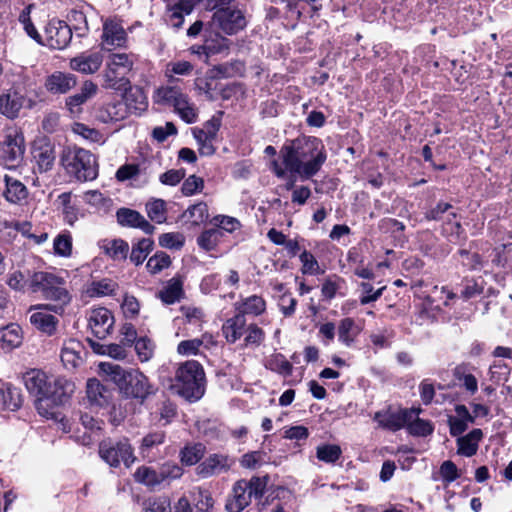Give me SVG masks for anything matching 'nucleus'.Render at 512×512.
<instances>
[{
  "instance_id": "obj_1",
  "label": "nucleus",
  "mask_w": 512,
  "mask_h": 512,
  "mask_svg": "<svg viewBox=\"0 0 512 512\" xmlns=\"http://www.w3.org/2000/svg\"><path fill=\"white\" fill-rule=\"evenodd\" d=\"M27 390L37 397L35 401L38 413L46 418H57L56 407L67 401L74 391V384L62 377L49 378L40 370H31L24 374Z\"/></svg>"
},
{
  "instance_id": "obj_2",
  "label": "nucleus",
  "mask_w": 512,
  "mask_h": 512,
  "mask_svg": "<svg viewBox=\"0 0 512 512\" xmlns=\"http://www.w3.org/2000/svg\"><path fill=\"white\" fill-rule=\"evenodd\" d=\"M283 164L302 179L314 176L326 160L324 146L316 137H299L281 150Z\"/></svg>"
},
{
  "instance_id": "obj_3",
  "label": "nucleus",
  "mask_w": 512,
  "mask_h": 512,
  "mask_svg": "<svg viewBox=\"0 0 512 512\" xmlns=\"http://www.w3.org/2000/svg\"><path fill=\"white\" fill-rule=\"evenodd\" d=\"M29 285L33 292L41 293L43 298L54 302L52 304L36 305L35 309H46L61 315L72 300L65 279L54 273L35 272L30 278Z\"/></svg>"
},
{
  "instance_id": "obj_4",
  "label": "nucleus",
  "mask_w": 512,
  "mask_h": 512,
  "mask_svg": "<svg viewBox=\"0 0 512 512\" xmlns=\"http://www.w3.org/2000/svg\"><path fill=\"white\" fill-rule=\"evenodd\" d=\"M101 369L127 397L143 401L154 393V387L150 384L148 378L138 370H126L111 363H102Z\"/></svg>"
},
{
  "instance_id": "obj_5",
  "label": "nucleus",
  "mask_w": 512,
  "mask_h": 512,
  "mask_svg": "<svg viewBox=\"0 0 512 512\" xmlns=\"http://www.w3.org/2000/svg\"><path fill=\"white\" fill-rule=\"evenodd\" d=\"M172 388L190 402L199 400L205 392V373L202 365L189 360L177 368Z\"/></svg>"
},
{
  "instance_id": "obj_6",
  "label": "nucleus",
  "mask_w": 512,
  "mask_h": 512,
  "mask_svg": "<svg viewBox=\"0 0 512 512\" xmlns=\"http://www.w3.org/2000/svg\"><path fill=\"white\" fill-rule=\"evenodd\" d=\"M61 163L69 175L81 182L94 180L98 175L94 155L83 148L68 147L64 149Z\"/></svg>"
},
{
  "instance_id": "obj_7",
  "label": "nucleus",
  "mask_w": 512,
  "mask_h": 512,
  "mask_svg": "<svg viewBox=\"0 0 512 512\" xmlns=\"http://www.w3.org/2000/svg\"><path fill=\"white\" fill-rule=\"evenodd\" d=\"M268 477L253 476L251 479L238 480L227 497L225 510L227 512H241L251 503L252 498L260 499L265 492Z\"/></svg>"
},
{
  "instance_id": "obj_8",
  "label": "nucleus",
  "mask_w": 512,
  "mask_h": 512,
  "mask_svg": "<svg viewBox=\"0 0 512 512\" xmlns=\"http://www.w3.org/2000/svg\"><path fill=\"white\" fill-rule=\"evenodd\" d=\"M154 102L172 106L175 113L186 123L194 124L198 119V111L189 97L177 86L159 87L153 96Z\"/></svg>"
},
{
  "instance_id": "obj_9",
  "label": "nucleus",
  "mask_w": 512,
  "mask_h": 512,
  "mask_svg": "<svg viewBox=\"0 0 512 512\" xmlns=\"http://www.w3.org/2000/svg\"><path fill=\"white\" fill-rule=\"evenodd\" d=\"M209 26L210 30L217 27L226 35H235L247 26V20L244 12L238 7H226L214 12Z\"/></svg>"
},
{
  "instance_id": "obj_10",
  "label": "nucleus",
  "mask_w": 512,
  "mask_h": 512,
  "mask_svg": "<svg viewBox=\"0 0 512 512\" xmlns=\"http://www.w3.org/2000/svg\"><path fill=\"white\" fill-rule=\"evenodd\" d=\"M99 455L111 467H118L121 462L129 467L135 460L133 449L127 439L101 442Z\"/></svg>"
},
{
  "instance_id": "obj_11",
  "label": "nucleus",
  "mask_w": 512,
  "mask_h": 512,
  "mask_svg": "<svg viewBox=\"0 0 512 512\" xmlns=\"http://www.w3.org/2000/svg\"><path fill=\"white\" fill-rule=\"evenodd\" d=\"M31 153L39 173H45L53 168L55 145L48 137H37L33 142Z\"/></svg>"
},
{
  "instance_id": "obj_12",
  "label": "nucleus",
  "mask_w": 512,
  "mask_h": 512,
  "mask_svg": "<svg viewBox=\"0 0 512 512\" xmlns=\"http://www.w3.org/2000/svg\"><path fill=\"white\" fill-rule=\"evenodd\" d=\"M72 28L61 20H51L45 28L46 45L54 50H62L68 46L72 39Z\"/></svg>"
},
{
  "instance_id": "obj_13",
  "label": "nucleus",
  "mask_w": 512,
  "mask_h": 512,
  "mask_svg": "<svg viewBox=\"0 0 512 512\" xmlns=\"http://www.w3.org/2000/svg\"><path fill=\"white\" fill-rule=\"evenodd\" d=\"M103 62V53L101 51L87 50L81 52L69 61V68L81 74L96 73Z\"/></svg>"
},
{
  "instance_id": "obj_14",
  "label": "nucleus",
  "mask_w": 512,
  "mask_h": 512,
  "mask_svg": "<svg viewBox=\"0 0 512 512\" xmlns=\"http://www.w3.org/2000/svg\"><path fill=\"white\" fill-rule=\"evenodd\" d=\"M113 325L114 317L107 308L99 307L90 312L89 327L95 337L104 339L110 334Z\"/></svg>"
},
{
  "instance_id": "obj_15",
  "label": "nucleus",
  "mask_w": 512,
  "mask_h": 512,
  "mask_svg": "<svg viewBox=\"0 0 512 512\" xmlns=\"http://www.w3.org/2000/svg\"><path fill=\"white\" fill-rule=\"evenodd\" d=\"M104 49L111 50L113 47L124 46L127 34L123 26L112 19L106 20L103 24V33L101 36Z\"/></svg>"
},
{
  "instance_id": "obj_16",
  "label": "nucleus",
  "mask_w": 512,
  "mask_h": 512,
  "mask_svg": "<svg viewBox=\"0 0 512 512\" xmlns=\"http://www.w3.org/2000/svg\"><path fill=\"white\" fill-rule=\"evenodd\" d=\"M231 465L232 461L228 456L223 454H212L198 465L197 474L202 478H208L227 472Z\"/></svg>"
},
{
  "instance_id": "obj_17",
  "label": "nucleus",
  "mask_w": 512,
  "mask_h": 512,
  "mask_svg": "<svg viewBox=\"0 0 512 512\" xmlns=\"http://www.w3.org/2000/svg\"><path fill=\"white\" fill-rule=\"evenodd\" d=\"M117 221L121 226L139 228L146 234H152L154 226L151 225L138 211L129 208H120L116 212Z\"/></svg>"
},
{
  "instance_id": "obj_18",
  "label": "nucleus",
  "mask_w": 512,
  "mask_h": 512,
  "mask_svg": "<svg viewBox=\"0 0 512 512\" xmlns=\"http://www.w3.org/2000/svg\"><path fill=\"white\" fill-rule=\"evenodd\" d=\"M420 409H402L398 412L387 413L382 416L379 420V424L386 429L391 431L400 430L406 427L407 422L413 419L414 416L420 413ZM381 417L379 413L376 414V418Z\"/></svg>"
},
{
  "instance_id": "obj_19",
  "label": "nucleus",
  "mask_w": 512,
  "mask_h": 512,
  "mask_svg": "<svg viewBox=\"0 0 512 512\" xmlns=\"http://www.w3.org/2000/svg\"><path fill=\"white\" fill-rule=\"evenodd\" d=\"M3 156L6 161L17 162L25 152V141L22 133L15 130L14 134L6 135L2 143Z\"/></svg>"
},
{
  "instance_id": "obj_20",
  "label": "nucleus",
  "mask_w": 512,
  "mask_h": 512,
  "mask_svg": "<svg viewBox=\"0 0 512 512\" xmlns=\"http://www.w3.org/2000/svg\"><path fill=\"white\" fill-rule=\"evenodd\" d=\"M214 36L216 37L215 40H213V31L206 27L204 29L205 44L200 46H192V53L198 55L205 54L208 56L210 53H219L228 49L229 41L227 38L221 36L219 33H214Z\"/></svg>"
},
{
  "instance_id": "obj_21",
  "label": "nucleus",
  "mask_w": 512,
  "mask_h": 512,
  "mask_svg": "<svg viewBox=\"0 0 512 512\" xmlns=\"http://www.w3.org/2000/svg\"><path fill=\"white\" fill-rule=\"evenodd\" d=\"M35 306L30 308L33 311L30 315V323L41 332L51 336L55 334L59 320L54 315L50 314L46 309H35Z\"/></svg>"
},
{
  "instance_id": "obj_22",
  "label": "nucleus",
  "mask_w": 512,
  "mask_h": 512,
  "mask_svg": "<svg viewBox=\"0 0 512 512\" xmlns=\"http://www.w3.org/2000/svg\"><path fill=\"white\" fill-rule=\"evenodd\" d=\"M97 92V86L92 81H85L79 92L66 99V106L72 116L82 111V105L92 98Z\"/></svg>"
},
{
  "instance_id": "obj_23",
  "label": "nucleus",
  "mask_w": 512,
  "mask_h": 512,
  "mask_svg": "<svg viewBox=\"0 0 512 512\" xmlns=\"http://www.w3.org/2000/svg\"><path fill=\"white\" fill-rule=\"evenodd\" d=\"M26 99L16 90H8L0 96V112L9 119L18 117Z\"/></svg>"
},
{
  "instance_id": "obj_24",
  "label": "nucleus",
  "mask_w": 512,
  "mask_h": 512,
  "mask_svg": "<svg viewBox=\"0 0 512 512\" xmlns=\"http://www.w3.org/2000/svg\"><path fill=\"white\" fill-rule=\"evenodd\" d=\"M83 344L76 339L64 341L61 349V360L66 367L75 368L82 363Z\"/></svg>"
},
{
  "instance_id": "obj_25",
  "label": "nucleus",
  "mask_w": 512,
  "mask_h": 512,
  "mask_svg": "<svg viewBox=\"0 0 512 512\" xmlns=\"http://www.w3.org/2000/svg\"><path fill=\"white\" fill-rule=\"evenodd\" d=\"M124 89V102L127 109L134 114H141L148 107L147 97L144 91L137 86H130L129 88Z\"/></svg>"
},
{
  "instance_id": "obj_26",
  "label": "nucleus",
  "mask_w": 512,
  "mask_h": 512,
  "mask_svg": "<svg viewBox=\"0 0 512 512\" xmlns=\"http://www.w3.org/2000/svg\"><path fill=\"white\" fill-rule=\"evenodd\" d=\"M77 83L75 75L64 72H54L46 81L47 89L52 93H67Z\"/></svg>"
},
{
  "instance_id": "obj_27",
  "label": "nucleus",
  "mask_w": 512,
  "mask_h": 512,
  "mask_svg": "<svg viewBox=\"0 0 512 512\" xmlns=\"http://www.w3.org/2000/svg\"><path fill=\"white\" fill-rule=\"evenodd\" d=\"M483 438V432L479 428H475L465 436L457 439V453L465 457H472L477 453L479 442Z\"/></svg>"
},
{
  "instance_id": "obj_28",
  "label": "nucleus",
  "mask_w": 512,
  "mask_h": 512,
  "mask_svg": "<svg viewBox=\"0 0 512 512\" xmlns=\"http://www.w3.org/2000/svg\"><path fill=\"white\" fill-rule=\"evenodd\" d=\"M86 393L89 402L97 407L106 406L111 398V392L99 380L92 378L87 381Z\"/></svg>"
},
{
  "instance_id": "obj_29",
  "label": "nucleus",
  "mask_w": 512,
  "mask_h": 512,
  "mask_svg": "<svg viewBox=\"0 0 512 512\" xmlns=\"http://www.w3.org/2000/svg\"><path fill=\"white\" fill-rule=\"evenodd\" d=\"M22 405L20 390L9 383L0 382V409L15 411Z\"/></svg>"
},
{
  "instance_id": "obj_30",
  "label": "nucleus",
  "mask_w": 512,
  "mask_h": 512,
  "mask_svg": "<svg viewBox=\"0 0 512 512\" xmlns=\"http://www.w3.org/2000/svg\"><path fill=\"white\" fill-rule=\"evenodd\" d=\"M246 328L247 324L245 316L238 313L234 317L226 320L222 326V331L228 342L235 343L245 334Z\"/></svg>"
},
{
  "instance_id": "obj_31",
  "label": "nucleus",
  "mask_w": 512,
  "mask_h": 512,
  "mask_svg": "<svg viewBox=\"0 0 512 512\" xmlns=\"http://www.w3.org/2000/svg\"><path fill=\"white\" fill-rule=\"evenodd\" d=\"M158 297L166 305L179 302L184 297L182 279L180 277H173L168 280L164 288L158 292Z\"/></svg>"
},
{
  "instance_id": "obj_32",
  "label": "nucleus",
  "mask_w": 512,
  "mask_h": 512,
  "mask_svg": "<svg viewBox=\"0 0 512 512\" xmlns=\"http://www.w3.org/2000/svg\"><path fill=\"white\" fill-rule=\"evenodd\" d=\"M4 181L6 185L4 197L8 202L18 204L27 198L28 190L21 181L8 175H5Z\"/></svg>"
},
{
  "instance_id": "obj_33",
  "label": "nucleus",
  "mask_w": 512,
  "mask_h": 512,
  "mask_svg": "<svg viewBox=\"0 0 512 512\" xmlns=\"http://www.w3.org/2000/svg\"><path fill=\"white\" fill-rule=\"evenodd\" d=\"M99 245L104 253L115 261L125 260L128 256L129 245L122 239L103 240Z\"/></svg>"
},
{
  "instance_id": "obj_34",
  "label": "nucleus",
  "mask_w": 512,
  "mask_h": 512,
  "mask_svg": "<svg viewBox=\"0 0 512 512\" xmlns=\"http://www.w3.org/2000/svg\"><path fill=\"white\" fill-rule=\"evenodd\" d=\"M22 342L21 328L17 324H10L0 330L1 348L4 350H12L19 347Z\"/></svg>"
},
{
  "instance_id": "obj_35",
  "label": "nucleus",
  "mask_w": 512,
  "mask_h": 512,
  "mask_svg": "<svg viewBox=\"0 0 512 512\" xmlns=\"http://www.w3.org/2000/svg\"><path fill=\"white\" fill-rule=\"evenodd\" d=\"M193 136L199 145L201 155H212L215 152L213 145L217 138V130H193Z\"/></svg>"
},
{
  "instance_id": "obj_36",
  "label": "nucleus",
  "mask_w": 512,
  "mask_h": 512,
  "mask_svg": "<svg viewBox=\"0 0 512 512\" xmlns=\"http://www.w3.org/2000/svg\"><path fill=\"white\" fill-rule=\"evenodd\" d=\"M135 480L148 487H155L162 484L159 469H154L148 466L139 467L135 474Z\"/></svg>"
},
{
  "instance_id": "obj_37",
  "label": "nucleus",
  "mask_w": 512,
  "mask_h": 512,
  "mask_svg": "<svg viewBox=\"0 0 512 512\" xmlns=\"http://www.w3.org/2000/svg\"><path fill=\"white\" fill-rule=\"evenodd\" d=\"M166 438V434L164 431H154L148 433L145 437H143L140 453L144 458H150L151 453L154 448H157L159 445L163 444Z\"/></svg>"
},
{
  "instance_id": "obj_38",
  "label": "nucleus",
  "mask_w": 512,
  "mask_h": 512,
  "mask_svg": "<svg viewBox=\"0 0 512 512\" xmlns=\"http://www.w3.org/2000/svg\"><path fill=\"white\" fill-rule=\"evenodd\" d=\"M151 414L159 423L167 425L176 416V406L169 399L163 398Z\"/></svg>"
},
{
  "instance_id": "obj_39",
  "label": "nucleus",
  "mask_w": 512,
  "mask_h": 512,
  "mask_svg": "<svg viewBox=\"0 0 512 512\" xmlns=\"http://www.w3.org/2000/svg\"><path fill=\"white\" fill-rule=\"evenodd\" d=\"M223 237V232L220 229H208L203 231L197 237L198 246L205 251L215 250L220 239Z\"/></svg>"
},
{
  "instance_id": "obj_40",
  "label": "nucleus",
  "mask_w": 512,
  "mask_h": 512,
  "mask_svg": "<svg viewBox=\"0 0 512 512\" xmlns=\"http://www.w3.org/2000/svg\"><path fill=\"white\" fill-rule=\"evenodd\" d=\"M154 242L149 238H143L132 246L130 260L135 265H140L153 249Z\"/></svg>"
},
{
  "instance_id": "obj_41",
  "label": "nucleus",
  "mask_w": 512,
  "mask_h": 512,
  "mask_svg": "<svg viewBox=\"0 0 512 512\" xmlns=\"http://www.w3.org/2000/svg\"><path fill=\"white\" fill-rule=\"evenodd\" d=\"M104 79L105 87L110 89L121 90L129 84L126 74L116 70L114 67H109L108 63L104 72Z\"/></svg>"
},
{
  "instance_id": "obj_42",
  "label": "nucleus",
  "mask_w": 512,
  "mask_h": 512,
  "mask_svg": "<svg viewBox=\"0 0 512 512\" xmlns=\"http://www.w3.org/2000/svg\"><path fill=\"white\" fill-rule=\"evenodd\" d=\"M205 446L201 443L186 445L180 452L181 462L191 466L199 462L204 456Z\"/></svg>"
},
{
  "instance_id": "obj_43",
  "label": "nucleus",
  "mask_w": 512,
  "mask_h": 512,
  "mask_svg": "<svg viewBox=\"0 0 512 512\" xmlns=\"http://www.w3.org/2000/svg\"><path fill=\"white\" fill-rule=\"evenodd\" d=\"M266 303L265 300L257 295H252L243 300L241 305V311L239 313L252 314L258 316L265 311Z\"/></svg>"
},
{
  "instance_id": "obj_44",
  "label": "nucleus",
  "mask_w": 512,
  "mask_h": 512,
  "mask_svg": "<svg viewBox=\"0 0 512 512\" xmlns=\"http://www.w3.org/2000/svg\"><path fill=\"white\" fill-rule=\"evenodd\" d=\"M144 512H172L171 501L167 496L151 497L143 503Z\"/></svg>"
},
{
  "instance_id": "obj_45",
  "label": "nucleus",
  "mask_w": 512,
  "mask_h": 512,
  "mask_svg": "<svg viewBox=\"0 0 512 512\" xmlns=\"http://www.w3.org/2000/svg\"><path fill=\"white\" fill-rule=\"evenodd\" d=\"M345 284V280L337 275L327 277L321 288L322 296L327 299H333L337 292L340 291Z\"/></svg>"
},
{
  "instance_id": "obj_46",
  "label": "nucleus",
  "mask_w": 512,
  "mask_h": 512,
  "mask_svg": "<svg viewBox=\"0 0 512 512\" xmlns=\"http://www.w3.org/2000/svg\"><path fill=\"white\" fill-rule=\"evenodd\" d=\"M342 454L340 446L335 444L320 445L316 449V456L320 461L325 463L336 462Z\"/></svg>"
},
{
  "instance_id": "obj_47",
  "label": "nucleus",
  "mask_w": 512,
  "mask_h": 512,
  "mask_svg": "<svg viewBox=\"0 0 512 512\" xmlns=\"http://www.w3.org/2000/svg\"><path fill=\"white\" fill-rule=\"evenodd\" d=\"M356 328L354 320L351 318H344L340 321L338 327L339 340L346 346H350L356 336Z\"/></svg>"
},
{
  "instance_id": "obj_48",
  "label": "nucleus",
  "mask_w": 512,
  "mask_h": 512,
  "mask_svg": "<svg viewBox=\"0 0 512 512\" xmlns=\"http://www.w3.org/2000/svg\"><path fill=\"white\" fill-rule=\"evenodd\" d=\"M407 430L414 436H427L433 432V426L429 421L418 417V414L406 424Z\"/></svg>"
},
{
  "instance_id": "obj_49",
  "label": "nucleus",
  "mask_w": 512,
  "mask_h": 512,
  "mask_svg": "<svg viewBox=\"0 0 512 512\" xmlns=\"http://www.w3.org/2000/svg\"><path fill=\"white\" fill-rule=\"evenodd\" d=\"M267 368L270 370L282 374L284 376H289L292 373L293 366L292 364L286 360L285 356L282 354H275L267 361Z\"/></svg>"
},
{
  "instance_id": "obj_50",
  "label": "nucleus",
  "mask_w": 512,
  "mask_h": 512,
  "mask_svg": "<svg viewBox=\"0 0 512 512\" xmlns=\"http://www.w3.org/2000/svg\"><path fill=\"white\" fill-rule=\"evenodd\" d=\"M117 288V284L110 279H102L91 283L88 292L91 296L112 295Z\"/></svg>"
},
{
  "instance_id": "obj_51",
  "label": "nucleus",
  "mask_w": 512,
  "mask_h": 512,
  "mask_svg": "<svg viewBox=\"0 0 512 512\" xmlns=\"http://www.w3.org/2000/svg\"><path fill=\"white\" fill-rule=\"evenodd\" d=\"M165 201L162 199H155L146 204V211L148 217L156 222L163 223L166 220V209H165Z\"/></svg>"
},
{
  "instance_id": "obj_52",
  "label": "nucleus",
  "mask_w": 512,
  "mask_h": 512,
  "mask_svg": "<svg viewBox=\"0 0 512 512\" xmlns=\"http://www.w3.org/2000/svg\"><path fill=\"white\" fill-rule=\"evenodd\" d=\"M171 264L170 256L162 251L155 253L147 262L146 267L151 274H157Z\"/></svg>"
},
{
  "instance_id": "obj_53",
  "label": "nucleus",
  "mask_w": 512,
  "mask_h": 512,
  "mask_svg": "<svg viewBox=\"0 0 512 512\" xmlns=\"http://www.w3.org/2000/svg\"><path fill=\"white\" fill-rule=\"evenodd\" d=\"M267 462V453L264 451H252L241 457L240 464L244 468L255 469Z\"/></svg>"
},
{
  "instance_id": "obj_54",
  "label": "nucleus",
  "mask_w": 512,
  "mask_h": 512,
  "mask_svg": "<svg viewBox=\"0 0 512 512\" xmlns=\"http://www.w3.org/2000/svg\"><path fill=\"white\" fill-rule=\"evenodd\" d=\"M109 67H114L116 70L128 74L133 67V60L125 53H114L110 56L107 62Z\"/></svg>"
},
{
  "instance_id": "obj_55",
  "label": "nucleus",
  "mask_w": 512,
  "mask_h": 512,
  "mask_svg": "<svg viewBox=\"0 0 512 512\" xmlns=\"http://www.w3.org/2000/svg\"><path fill=\"white\" fill-rule=\"evenodd\" d=\"M158 469L162 483H169L172 480L179 479L183 475L182 467L174 462L163 463Z\"/></svg>"
},
{
  "instance_id": "obj_56",
  "label": "nucleus",
  "mask_w": 512,
  "mask_h": 512,
  "mask_svg": "<svg viewBox=\"0 0 512 512\" xmlns=\"http://www.w3.org/2000/svg\"><path fill=\"white\" fill-rule=\"evenodd\" d=\"M54 253L61 257H69L72 253V238L69 234H59L53 241Z\"/></svg>"
},
{
  "instance_id": "obj_57",
  "label": "nucleus",
  "mask_w": 512,
  "mask_h": 512,
  "mask_svg": "<svg viewBox=\"0 0 512 512\" xmlns=\"http://www.w3.org/2000/svg\"><path fill=\"white\" fill-rule=\"evenodd\" d=\"M185 215H188L195 225H199L209 218L208 206L204 202H199L189 207Z\"/></svg>"
},
{
  "instance_id": "obj_58",
  "label": "nucleus",
  "mask_w": 512,
  "mask_h": 512,
  "mask_svg": "<svg viewBox=\"0 0 512 512\" xmlns=\"http://www.w3.org/2000/svg\"><path fill=\"white\" fill-rule=\"evenodd\" d=\"M193 65L189 61H173L167 64L166 75L170 82L174 80L173 74L187 76L193 71Z\"/></svg>"
},
{
  "instance_id": "obj_59",
  "label": "nucleus",
  "mask_w": 512,
  "mask_h": 512,
  "mask_svg": "<svg viewBox=\"0 0 512 512\" xmlns=\"http://www.w3.org/2000/svg\"><path fill=\"white\" fill-rule=\"evenodd\" d=\"M135 351L141 362L149 361L154 353V344L148 338H139L135 343Z\"/></svg>"
},
{
  "instance_id": "obj_60",
  "label": "nucleus",
  "mask_w": 512,
  "mask_h": 512,
  "mask_svg": "<svg viewBox=\"0 0 512 512\" xmlns=\"http://www.w3.org/2000/svg\"><path fill=\"white\" fill-rule=\"evenodd\" d=\"M195 512H211L214 507V500L207 491L199 489L197 496L194 498Z\"/></svg>"
},
{
  "instance_id": "obj_61",
  "label": "nucleus",
  "mask_w": 512,
  "mask_h": 512,
  "mask_svg": "<svg viewBox=\"0 0 512 512\" xmlns=\"http://www.w3.org/2000/svg\"><path fill=\"white\" fill-rule=\"evenodd\" d=\"M185 238L180 233H164L159 236V245L169 249H180Z\"/></svg>"
},
{
  "instance_id": "obj_62",
  "label": "nucleus",
  "mask_w": 512,
  "mask_h": 512,
  "mask_svg": "<svg viewBox=\"0 0 512 512\" xmlns=\"http://www.w3.org/2000/svg\"><path fill=\"white\" fill-rule=\"evenodd\" d=\"M203 345L202 338H194L181 341L177 346V352L183 356L197 355Z\"/></svg>"
},
{
  "instance_id": "obj_63",
  "label": "nucleus",
  "mask_w": 512,
  "mask_h": 512,
  "mask_svg": "<svg viewBox=\"0 0 512 512\" xmlns=\"http://www.w3.org/2000/svg\"><path fill=\"white\" fill-rule=\"evenodd\" d=\"M213 224L216 226L215 229H220L229 233L234 232L235 230L240 228V222L230 216L218 215L213 218Z\"/></svg>"
},
{
  "instance_id": "obj_64",
  "label": "nucleus",
  "mask_w": 512,
  "mask_h": 512,
  "mask_svg": "<svg viewBox=\"0 0 512 512\" xmlns=\"http://www.w3.org/2000/svg\"><path fill=\"white\" fill-rule=\"evenodd\" d=\"M510 371L511 370L507 364L494 362L489 368L490 380L496 383L507 381Z\"/></svg>"
}]
</instances>
